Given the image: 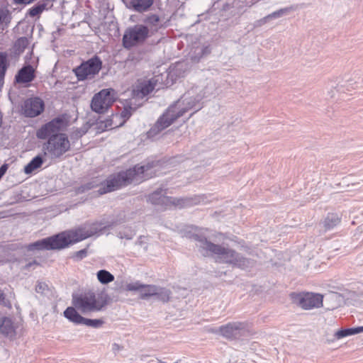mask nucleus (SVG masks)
Instances as JSON below:
<instances>
[{
  "instance_id": "nucleus-41",
  "label": "nucleus",
  "mask_w": 363,
  "mask_h": 363,
  "mask_svg": "<svg viewBox=\"0 0 363 363\" xmlns=\"http://www.w3.org/2000/svg\"><path fill=\"white\" fill-rule=\"evenodd\" d=\"M9 168V165L7 164H4L0 167V178L1 179L2 177L6 174L7 169Z\"/></svg>"
},
{
  "instance_id": "nucleus-39",
  "label": "nucleus",
  "mask_w": 363,
  "mask_h": 363,
  "mask_svg": "<svg viewBox=\"0 0 363 363\" xmlns=\"http://www.w3.org/2000/svg\"><path fill=\"white\" fill-rule=\"evenodd\" d=\"M0 304L2 306L9 308H11V303L9 299L6 298V295L2 290L0 289Z\"/></svg>"
},
{
  "instance_id": "nucleus-33",
  "label": "nucleus",
  "mask_w": 363,
  "mask_h": 363,
  "mask_svg": "<svg viewBox=\"0 0 363 363\" xmlns=\"http://www.w3.org/2000/svg\"><path fill=\"white\" fill-rule=\"evenodd\" d=\"M46 4H38L37 5H35L32 8H30L28 11V14L30 17H35L39 14H40L45 9Z\"/></svg>"
},
{
  "instance_id": "nucleus-22",
  "label": "nucleus",
  "mask_w": 363,
  "mask_h": 363,
  "mask_svg": "<svg viewBox=\"0 0 363 363\" xmlns=\"http://www.w3.org/2000/svg\"><path fill=\"white\" fill-rule=\"evenodd\" d=\"M363 333V326L342 329L335 333L333 338L328 339V342H333L335 340H340L345 337Z\"/></svg>"
},
{
  "instance_id": "nucleus-38",
  "label": "nucleus",
  "mask_w": 363,
  "mask_h": 363,
  "mask_svg": "<svg viewBox=\"0 0 363 363\" xmlns=\"http://www.w3.org/2000/svg\"><path fill=\"white\" fill-rule=\"evenodd\" d=\"M48 290V286L46 283L43 281H38L35 286V291L39 294H44Z\"/></svg>"
},
{
  "instance_id": "nucleus-5",
  "label": "nucleus",
  "mask_w": 363,
  "mask_h": 363,
  "mask_svg": "<svg viewBox=\"0 0 363 363\" xmlns=\"http://www.w3.org/2000/svg\"><path fill=\"white\" fill-rule=\"evenodd\" d=\"M157 82L158 79L156 78L138 82L132 90L131 97L126 99L123 104V110L121 113L123 118L128 119L133 113L143 105L145 97L156 88Z\"/></svg>"
},
{
  "instance_id": "nucleus-3",
  "label": "nucleus",
  "mask_w": 363,
  "mask_h": 363,
  "mask_svg": "<svg viewBox=\"0 0 363 363\" xmlns=\"http://www.w3.org/2000/svg\"><path fill=\"white\" fill-rule=\"evenodd\" d=\"M203 107V102L193 88L186 92L177 101L169 106L147 132L148 138H154L162 130L171 125L185 113L193 111V113Z\"/></svg>"
},
{
  "instance_id": "nucleus-11",
  "label": "nucleus",
  "mask_w": 363,
  "mask_h": 363,
  "mask_svg": "<svg viewBox=\"0 0 363 363\" xmlns=\"http://www.w3.org/2000/svg\"><path fill=\"white\" fill-rule=\"evenodd\" d=\"M218 331L220 335L228 340H238L248 331L247 323L240 321L229 322L220 326Z\"/></svg>"
},
{
  "instance_id": "nucleus-28",
  "label": "nucleus",
  "mask_w": 363,
  "mask_h": 363,
  "mask_svg": "<svg viewBox=\"0 0 363 363\" xmlns=\"http://www.w3.org/2000/svg\"><path fill=\"white\" fill-rule=\"evenodd\" d=\"M43 160L41 156L37 155L25 166L24 172L27 174H31L35 169H38L43 164Z\"/></svg>"
},
{
  "instance_id": "nucleus-7",
  "label": "nucleus",
  "mask_w": 363,
  "mask_h": 363,
  "mask_svg": "<svg viewBox=\"0 0 363 363\" xmlns=\"http://www.w3.org/2000/svg\"><path fill=\"white\" fill-rule=\"evenodd\" d=\"M70 148L69 140L65 133H60L55 137L49 138L43 145L45 155L51 158H59Z\"/></svg>"
},
{
  "instance_id": "nucleus-23",
  "label": "nucleus",
  "mask_w": 363,
  "mask_h": 363,
  "mask_svg": "<svg viewBox=\"0 0 363 363\" xmlns=\"http://www.w3.org/2000/svg\"><path fill=\"white\" fill-rule=\"evenodd\" d=\"M340 220V217L337 213H329L323 220L321 224L325 230H330L339 225Z\"/></svg>"
},
{
  "instance_id": "nucleus-8",
  "label": "nucleus",
  "mask_w": 363,
  "mask_h": 363,
  "mask_svg": "<svg viewBox=\"0 0 363 363\" xmlns=\"http://www.w3.org/2000/svg\"><path fill=\"white\" fill-rule=\"evenodd\" d=\"M163 191L162 189L156 190L148 196V201L154 205H158L164 208H168L172 206L184 208L193 204L192 199L167 196L163 194Z\"/></svg>"
},
{
  "instance_id": "nucleus-46",
  "label": "nucleus",
  "mask_w": 363,
  "mask_h": 363,
  "mask_svg": "<svg viewBox=\"0 0 363 363\" xmlns=\"http://www.w3.org/2000/svg\"><path fill=\"white\" fill-rule=\"evenodd\" d=\"M180 65H181V64H180V63H179V64H177V67H179V66H180Z\"/></svg>"
},
{
  "instance_id": "nucleus-10",
  "label": "nucleus",
  "mask_w": 363,
  "mask_h": 363,
  "mask_svg": "<svg viewBox=\"0 0 363 363\" xmlns=\"http://www.w3.org/2000/svg\"><path fill=\"white\" fill-rule=\"evenodd\" d=\"M102 67V61L97 55L82 62L74 69V73L79 80H84L93 78L97 74Z\"/></svg>"
},
{
  "instance_id": "nucleus-37",
  "label": "nucleus",
  "mask_w": 363,
  "mask_h": 363,
  "mask_svg": "<svg viewBox=\"0 0 363 363\" xmlns=\"http://www.w3.org/2000/svg\"><path fill=\"white\" fill-rule=\"evenodd\" d=\"M86 133V128H77L71 133V139H79L82 138Z\"/></svg>"
},
{
  "instance_id": "nucleus-25",
  "label": "nucleus",
  "mask_w": 363,
  "mask_h": 363,
  "mask_svg": "<svg viewBox=\"0 0 363 363\" xmlns=\"http://www.w3.org/2000/svg\"><path fill=\"white\" fill-rule=\"evenodd\" d=\"M76 309L75 307H67L64 311V315L69 321L75 324L82 325L84 318Z\"/></svg>"
},
{
  "instance_id": "nucleus-1",
  "label": "nucleus",
  "mask_w": 363,
  "mask_h": 363,
  "mask_svg": "<svg viewBox=\"0 0 363 363\" xmlns=\"http://www.w3.org/2000/svg\"><path fill=\"white\" fill-rule=\"evenodd\" d=\"M113 220L103 218L93 223H85L78 228L62 232L57 235L38 240L28 245V250H61L69 245L82 241L108 229L113 225Z\"/></svg>"
},
{
  "instance_id": "nucleus-45",
  "label": "nucleus",
  "mask_w": 363,
  "mask_h": 363,
  "mask_svg": "<svg viewBox=\"0 0 363 363\" xmlns=\"http://www.w3.org/2000/svg\"><path fill=\"white\" fill-rule=\"evenodd\" d=\"M106 128H110V129H112V128H113V127H112V125H111V124H108V125L106 124Z\"/></svg>"
},
{
  "instance_id": "nucleus-14",
  "label": "nucleus",
  "mask_w": 363,
  "mask_h": 363,
  "mask_svg": "<svg viewBox=\"0 0 363 363\" xmlns=\"http://www.w3.org/2000/svg\"><path fill=\"white\" fill-rule=\"evenodd\" d=\"M323 298L319 294L307 293L296 295L294 301L302 308L309 310L323 306Z\"/></svg>"
},
{
  "instance_id": "nucleus-15",
  "label": "nucleus",
  "mask_w": 363,
  "mask_h": 363,
  "mask_svg": "<svg viewBox=\"0 0 363 363\" xmlns=\"http://www.w3.org/2000/svg\"><path fill=\"white\" fill-rule=\"evenodd\" d=\"M45 109V103L39 97L27 99L22 106L23 114L29 118H34L40 115Z\"/></svg>"
},
{
  "instance_id": "nucleus-42",
  "label": "nucleus",
  "mask_w": 363,
  "mask_h": 363,
  "mask_svg": "<svg viewBox=\"0 0 363 363\" xmlns=\"http://www.w3.org/2000/svg\"><path fill=\"white\" fill-rule=\"evenodd\" d=\"M94 186V185H91V184H88L87 185H86L85 186H82L81 188L82 189L81 190L82 192L84 191L85 190H88V189H91V188H93Z\"/></svg>"
},
{
  "instance_id": "nucleus-18",
  "label": "nucleus",
  "mask_w": 363,
  "mask_h": 363,
  "mask_svg": "<svg viewBox=\"0 0 363 363\" xmlns=\"http://www.w3.org/2000/svg\"><path fill=\"white\" fill-rule=\"evenodd\" d=\"M154 4V0H130L126 1L125 6L134 11L144 13L151 8Z\"/></svg>"
},
{
  "instance_id": "nucleus-31",
  "label": "nucleus",
  "mask_w": 363,
  "mask_h": 363,
  "mask_svg": "<svg viewBox=\"0 0 363 363\" xmlns=\"http://www.w3.org/2000/svg\"><path fill=\"white\" fill-rule=\"evenodd\" d=\"M171 291L166 289L157 286V291L154 296L159 301L167 302L170 298Z\"/></svg>"
},
{
  "instance_id": "nucleus-35",
  "label": "nucleus",
  "mask_w": 363,
  "mask_h": 363,
  "mask_svg": "<svg viewBox=\"0 0 363 363\" xmlns=\"http://www.w3.org/2000/svg\"><path fill=\"white\" fill-rule=\"evenodd\" d=\"M289 11V9H288V8L279 9V10L274 11V12L272 13L271 14H269L267 16H265L263 18V21L264 22H266L268 19H270V18H279V17L282 16L283 15L286 14Z\"/></svg>"
},
{
  "instance_id": "nucleus-16",
  "label": "nucleus",
  "mask_w": 363,
  "mask_h": 363,
  "mask_svg": "<svg viewBox=\"0 0 363 363\" xmlns=\"http://www.w3.org/2000/svg\"><path fill=\"white\" fill-rule=\"evenodd\" d=\"M126 290L139 291L140 298L147 299L155 296L157 291V286L155 285H145L140 281H135L128 284L126 285Z\"/></svg>"
},
{
  "instance_id": "nucleus-13",
  "label": "nucleus",
  "mask_w": 363,
  "mask_h": 363,
  "mask_svg": "<svg viewBox=\"0 0 363 363\" xmlns=\"http://www.w3.org/2000/svg\"><path fill=\"white\" fill-rule=\"evenodd\" d=\"M65 127V121L61 118H55L42 125L36 131V137L40 140L51 138L60 135Z\"/></svg>"
},
{
  "instance_id": "nucleus-44",
  "label": "nucleus",
  "mask_w": 363,
  "mask_h": 363,
  "mask_svg": "<svg viewBox=\"0 0 363 363\" xmlns=\"http://www.w3.org/2000/svg\"><path fill=\"white\" fill-rule=\"evenodd\" d=\"M212 333L219 334L218 328H213L209 330Z\"/></svg>"
},
{
  "instance_id": "nucleus-34",
  "label": "nucleus",
  "mask_w": 363,
  "mask_h": 363,
  "mask_svg": "<svg viewBox=\"0 0 363 363\" xmlns=\"http://www.w3.org/2000/svg\"><path fill=\"white\" fill-rule=\"evenodd\" d=\"M135 235V233L133 230L127 228L118 233V237L121 239L131 240Z\"/></svg>"
},
{
  "instance_id": "nucleus-17",
  "label": "nucleus",
  "mask_w": 363,
  "mask_h": 363,
  "mask_svg": "<svg viewBox=\"0 0 363 363\" xmlns=\"http://www.w3.org/2000/svg\"><path fill=\"white\" fill-rule=\"evenodd\" d=\"M35 69L30 65H24L15 76V82L20 84H29L35 78Z\"/></svg>"
},
{
  "instance_id": "nucleus-40",
  "label": "nucleus",
  "mask_w": 363,
  "mask_h": 363,
  "mask_svg": "<svg viewBox=\"0 0 363 363\" xmlns=\"http://www.w3.org/2000/svg\"><path fill=\"white\" fill-rule=\"evenodd\" d=\"M87 255V251L86 249L81 250L74 253L73 257L77 260H81L84 258Z\"/></svg>"
},
{
  "instance_id": "nucleus-32",
  "label": "nucleus",
  "mask_w": 363,
  "mask_h": 363,
  "mask_svg": "<svg viewBox=\"0 0 363 363\" xmlns=\"http://www.w3.org/2000/svg\"><path fill=\"white\" fill-rule=\"evenodd\" d=\"M104 323L101 319H89L84 318L82 325L89 326L94 328H100Z\"/></svg>"
},
{
  "instance_id": "nucleus-43",
  "label": "nucleus",
  "mask_w": 363,
  "mask_h": 363,
  "mask_svg": "<svg viewBox=\"0 0 363 363\" xmlns=\"http://www.w3.org/2000/svg\"><path fill=\"white\" fill-rule=\"evenodd\" d=\"M112 349L113 351H119L121 350V347L118 344L114 343L112 346Z\"/></svg>"
},
{
  "instance_id": "nucleus-2",
  "label": "nucleus",
  "mask_w": 363,
  "mask_h": 363,
  "mask_svg": "<svg viewBox=\"0 0 363 363\" xmlns=\"http://www.w3.org/2000/svg\"><path fill=\"white\" fill-rule=\"evenodd\" d=\"M194 232L188 233L186 237L196 242V247L200 254L204 257H213L219 263H225L240 269L252 267V260L245 258L235 250L209 241L204 233L197 228H192Z\"/></svg>"
},
{
  "instance_id": "nucleus-36",
  "label": "nucleus",
  "mask_w": 363,
  "mask_h": 363,
  "mask_svg": "<svg viewBox=\"0 0 363 363\" xmlns=\"http://www.w3.org/2000/svg\"><path fill=\"white\" fill-rule=\"evenodd\" d=\"M160 18L159 16L156 14H150L144 19V23L151 26H157L160 22Z\"/></svg>"
},
{
  "instance_id": "nucleus-6",
  "label": "nucleus",
  "mask_w": 363,
  "mask_h": 363,
  "mask_svg": "<svg viewBox=\"0 0 363 363\" xmlns=\"http://www.w3.org/2000/svg\"><path fill=\"white\" fill-rule=\"evenodd\" d=\"M72 303L77 310L86 314L101 311L106 305V301L102 296L96 295L94 292L89 291L73 296Z\"/></svg>"
},
{
  "instance_id": "nucleus-29",
  "label": "nucleus",
  "mask_w": 363,
  "mask_h": 363,
  "mask_svg": "<svg viewBox=\"0 0 363 363\" xmlns=\"http://www.w3.org/2000/svg\"><path fill=\"white\" fill-rule=\"evenodd\" d=\"M96 277L102 284H108L114 280V276L106 269H101L97 272Z\"/></svg>"
},
{
  "instance_id": "nucleus-20",
  "label": "nucleus",
  "mask_w": 363,
  "mask_h": 363,
  "mask_svg": "<svg viewBox=\"0 0 363 363\" xmlns=\"http://www.w3.org/2000/svg\"><path fill=\"white\" fill-rule=\"evenodd\" d=\"M211 51L209 45H198L191 49L189 52V57L193 62H197L203 57L209 55Z\"/></svg>"
},
{
  "instance_id": "nucleus-9",
  "label": "nucleus",
  "mask_w": 363,
  "mask_h": 363,
  "mask_svg": "<svg viewBox=\"0 0 363 363\" xmlns=\"http://www.w3.org/2000/svg\"><path fill=\"white\" fill-rule=\"evenodd\" d=\"M149 28L142 24L128 28L123 36V45L126 49L142 45L149 36Z\"/></svg>"
},
{
  "instance_id": "nucleus-24",
  "label": "nucleus",
  "mask_w": 363,
  "mask_h": 363,
  "mask_svg": "<svg viewBox=\"0 0 363 363\" xmlns=\"http://www.w3.org/2000/svg\"><path fill=\"white\" fill-rule=\"evenodd\" d=\"M0 332L6 335H12L15 330L11 318L0 315Z\"/></svg>"
},
{
  "instance_id": "nucleus-30",
  "label": "nucleus",
  "mask_w": 363,
  "mask_h": 363,
  "mask_svg": "<svg viewBox=\"0 0 363 363\" xmlns=\"http://www.w3.org/2000/svg\"><path fill=\"white\" fill-rule=\"evenodd\" d=\"M7 57L8 55L6 52H0V81L4 79L9 67Z\"/></svg>"
},
{
  "instance_id": "nucleus-12",
  "label": "nucleus",
  "mask_w": 363,
  "mask_h": 363,
  "mask_svg": "<svg viewBox=\"0 0 363 363\" xmlns=\"http://www.w3.org/2000/svg\"><path fill=\"white\" fill-rule=\"evenodd\" d=\"M114 101V91L113 89H102L96 94L91 103L93 111L98 113L106 112Z\"/></svg>"
},
{
  "instance_id": "nucleus-19",
  "label": "nucleus",
  "mask_w": 363,
  "mask_h": 363,
  "mask_svg": "<svg viewBox=\"0 0 363 363\" xmlns=\"http://www.w3.org/2000/svg\"><path fill=\"white\" fill-rule=\"evenodd\" d=\"M358 84L359 83L354 82L353 79L342 81L333 87V89L329 91L328 94L331 98H334L336 93H346L347 91H351L358 88Z\"/></svg>"
},
{
  "instance_id": "nucleus-26",
  "label": "nucleus",
  "mask_w": 363,
  "mask_h": 363,
  "mask_svg": "<svg viewBox=\"0 0 363 363\" xmlns=\"http://www.w3.org/2000/svg\"><path fill=\"white\" fill-rule=\"evenodd\" d=\"M10 21L11 16L9 9L3 4H0V33L8 27Z\"/></svg>"
},
{
  "instance_id": "nucleus-4",
  "label": "nucleus",
  "mask_w": 363,
  "mask_h": 363,
  "mask_svg": "<svg viewBox=\"0 0 363 363\" xmlns=\"http://www.w3.org/2000/svg\"><path fill=\"white\" fill-rule=\"evenodd\" d=\"M153 163L145 165H135L133 169L125 172H121L116 174L110 175L101 184L98 192L104 194L117 190L130 184H140L143 181L152 177Z\"/></svg>"
},
{
  "instance_id": "nucleus-27",
  "label": "nucleus",
  "mask_w": 363,
  "mask_h": 363,
  "mask_svg": "<svg viewBox=\"0 0 363 363\" xmlns=\"http://www.w3.org/2000/svg\"><path fill=\"white\" fill-rule=\"evenodd\" d=\"M29 44L28 38L21 37L16 40L13 47V52L15 55H20Z\"/></svg>"
},
{
  "instance_id": "nucleus-21",
  "label": "nucleus",
  "mask_w": 363,
  "mask_h": 363,
  "mask_svg": "<svg viewBox=\"0 0 363 363\" xmlns=\"http://www.w3.org/2000/svg\"><path fill=\"white\" fill-rule=\"evenodd\" d=\"M193 89H196V94L202 101L204 98L214 94L216 87L215 83L210 81L205 86L193 87Z\"/></svg>"
}]
</instances>
